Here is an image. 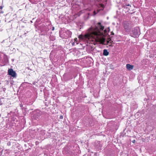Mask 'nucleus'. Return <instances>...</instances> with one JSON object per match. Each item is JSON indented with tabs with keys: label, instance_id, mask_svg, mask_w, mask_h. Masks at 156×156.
Returning <instances> with one entry per match:
<instances>
[{
	"label": "nucleus",
	"instance_id": "6ab92c4d",
	"mask_svg": "<svg viewBox=\"0 0 156 156\" xmlns=\"http://www.w3.org/2000/svg\"><path fill=\"white\" fill-rule=\"evenodd\" d=\"M125 5L126 6H130V5L129 4H126Z\"/></svg>",
	"mask_w": 156,
	"mask_h": 156
},
{
	"label": "nucleus",
	"instance_id": "bb28decb",
	"mask_svg": "<svg viewBox=\"0 0 156 156\" xmlns=\"http://www.w3.org/2000/svg\"><path fill=\"white\" fill-rule=\"evenodd\" d=\"M30 22H32V21H31Z\"/></svg>",
	"mask_w": 156,
	"mask_h": 156
},
{
	"label": "nucleus",
	"instance_id": "412c9836",
	"mask_svg": "<svg viewBox=\"0 0 156 156\" xmlns=\"http://www.w3.org/2000/svg\"><path fill=\"white\" fill-rule=\"evenodd\" d=\"M2 56V55L1 54H0V62L1 61Z\"/></svg>",
	"mask_w": 156,
	"mask_h": 156
},
{
	"label": "nucleus",
	"instance_id": "6e6552de",
	"mask_svg": "<svg viewBox=\"0 0 156 156\" xmlns=\"http://www.w3.org/2000/svg\"><path fill=\"white\" fill-rule=\"evenodd\" d=\"M3 62V65H1V66L5 65L7 63L9 62V59L7 56L5 54L4 55L3 58L2 60Z\"/></svg>",
	"mask_w": 156,
	"mask_h": 156
},
{
	"label": "nucleus",
	"instance_id": "f257e3e1",
	"mask_svg": "<svg viewBox=\"0 0 156 156\" xmlns=\"http://www.w3.org/2000/svg\"><path fill=\"white\" fill-rule=\"evenodd\" d=\"M94 30L92 28H90L87 32L84 35H80L79 36V38H81L84 40L88 41L89 40L90 38H91L93 35L95 34Z\"/></svg>",
	"mask_w": 156,
	"mask_h": 156
},
{
	"label": "nucleus",
	"instance_id": "b1692460",
	"mask_svg": "<svg viewBox=\"0 0 156 156\" xmlns=\"http://www.w3.org/2000/svg\"><path fill=\"white\" fill-rule=\"evenodd\" d=\"M77 40V38H76V39H75V41H76V40Z\"/></svg>",
	"mask_w": 156,
	"mask_h": 156
},
{
	"label": "nucleus",
	"instance_id": "423d86ee",
	"mask_svg": "<svg viewBox=\"0 0 156 156\" xmlns=\"http://www.w3.org/2000/svg\"><path fill=\"white\" fill-rule=\"evenodd\" d=\"M41 31L42 33V34L44 35L47 34V32L49 30V29L48 28V26H45L44 25H42L40 28Z\"/></svg>",
	"mask_w": 156,
	"mask_h": 156
},
{
	"label": "nucleus",
	"instance_id": "9b49d317",
	"mask_svg": "<svg viewBox=\"0 0 156 156\" xmlns=\"http://www.w3.org/2000/svg\"><path fill=\"white\" fill-rule=\"evenodd\" d=\"M109 54V52L106 49H104L103 51V55H104L107 56Z\"/></svg>",
	"mask_w": 156,
	"mask_h": 156
},
{
	"label": "nucleus",
	"instance_id": "f03ea898",
	"mask_svg": "<svg viewBox=\"0 0 156 156\" xmlns=\"http://www.w3.org/2000/svg\"><path fill=\"white\" fill-rule=\"evenodd\" d=\"M42 114V112L39 110L36 109L33 111L31 114L32 122L36 123L37 122Z\"/></svg>",
	"mask_w": 156,
	"mask_h": 156
},
{
	"label": "nucleus",
	"instance_id": "5701e85b",
	"mask_svg": "<svg viewBox=\"0 0 156 156\" xmlns=\"http://www.w3.org/2000/svg\"><path fill=\"white\" fill-rule=\"evenodd\" d=\"M74 44H75L74 42L72 43V45H74Z\"/></svg>",
	"mask_w": 156,
	"mask_h": 156
},
{
	"label": "nucleus",
	"instance_id": "ddd939ff",
	"mask_svg": "<svg viewBox=\"0 0 156 156\" xmlns=\"http://www.w3.org/2000/svg\"><path fill=\"white\" fill-rule=\"evenodd\" d=\"M3 7L2 6H0V13H3V12L2 11V9Z\"/></svg>",
	"mask_w": 156,
	"mask_h": 156
},
{
	"label": "nucleus",
	"instance_id": "4468645a",
	"mask_svg": "<svg viewBox=\"0 0 156 156\" xmlns=\"http://www.w3.org/2000/svg\"><path fill=\"white\" fill-rule=\"evenodd\" d=\"M50 38L51 40L52 41H53L55 40V38L54 37H53L51 39V37H50Z\"/></svg>",
	"mask_w": 156,
	"mask_h": 156
},
{
	"label": "nucleus",
	"instance_id": "393cba45",
	"mask_svg": "<svg viewBox=\"0 0 156 156\" xmlns=\"http://www.w3.org/2000/svg\"><path fill=\"white\" fill-rule=\"evenodd\" d=\"M34 126H36V124H35V125H33Z\"/></svg>",
	"mask_w": 156,
	"mask_h": 156
},
{
	"label": "nucleus",
	"instance_id": "1a4fd4ad",
	"mask_svg": "<svg viewBox=\"0 0 156 156\" xmlns=\"http://www.w3.org/2000/svg\"><path fill=\"white\" fill-rule=\"evenodd\" d=\"M97 27L100 29L101 30H103L104 29V27L101 24L100 22L98 23Z\"/></svg>",
	"mask_w": 156,
	"mask_h": 156
},
{
	"label": "nucleus",
	"instance_id": "39448f33",
	"mask_svg": "<svg viewBox=\"0 0 156 156\" xmlns=\"http://www.w3.org/2000/svg\"><path fill=\"white\" fill-rule=\"evenodd\" d=\"M140 34V30L139 27H136L133 29L130 33L131 36L134 37H136Z\"/></svg>",
	"mask_w": 156,
	"mask_h": 156
},
{
	"label": "nucleus",
	"instance_id": "f8f14e48",
	"mask_svg": "<svg viewBox=\"0 0 156 156\" xmlns=\"http://www.w3.org/2000/svg\"><path fill=\"white\" fill-rule=\"evenodd\" d=\"M30 98H33V100L31 101H30V103H31V104H32L33 103L34 101H35V98L34 97V96H31Z\"/></svg>",
	"mask_w": 156,
	"mask_h": 156
},
{
	"label": "nucleus",
	"instance_id": "7ed1b4c3",
	"mask_svg": "<svg viewBox=\"0 0 156 156\" xmlns=\"http://www.w3.org/2000/svg\"><path fill=\"white\" fill-rule=\"evenodd\" d=\"M60 37L64 39H67L71 37L72 33L70 30L67 29L62 30L59 31Z\"/></svg>",
	"mask_w": 156,
	"mask_h": 156
},
{
	"label": "nucleus",
	"instance_id": "cd10ccee",
	"mask_svg": "<svg viewBox=\"0 0 156 156\" xmlns=\"http://www.w3.org/2000/svg\"><path fill=\"white\" fill-rule=\"evenodd\" d=\"M156 41V40H154V41Z\"/></svg>",
	"mask_w": 156,
	"mask_h": 156
},
{
	"label": "nucleus",
	"instance_id": "20e7f679",
	"mask_svg": "<svg viewBox=\"0 0 156 156\" xmlns=\"http://www.w3.org/2000/svg\"><path fill=\"white\" fill-rule=\"evenodd\" d=\"M123 26L125 31L129 32L132 26L130 21H124L123 22Z\"/></svg>",
	"mask_w": 156,
	"mask_h": 156
},
{
	"label": "nucleus",
	"instance_id": "9d476101",
	"mask_svg": "<svg viewBox=\"0 0 156 156\" xmlns=\"http://www.w3.org/2000/svg\"><path fill=\"white\" fill-rule=\"evenodd\" d=\"M133 66L129 64H127L126 65V69L129 70H131L133 68Z\"/></svg>",
	"mask_w": 156,
	"mask_h": 156
},
{
	"label": "nucleus",
	"instance_id": "dca6fc26",
	"mask_svg": "<svg viewBox=\"0 0 156 156\" xmlns=\"http://www.w3.org/2000/svg\"><path fill=\"white\" fill-rule=\"evenodd\" d=\"M102 41L103 42H105V38H102Z\"/></svg>",
	"mask_w": 156,
	"mask_h": 156
},
{
	"label": "nucleus",
	"instance_id": "a211bd4d",
	"mask_svg": "<svg viewBox=\"0 0 156 156\" xmlns=\"http://www.w3.org/2000/svg\"><path fill=\"white\" fill-rule=\"evenodd\" d=\"M132 143H135V142H136V140H133L132 141Z\"/></svg>",
	"mask_w": 156,
	"mask_h": 156
},
{
	"label": "nucleus",
	"instance_id": "4be33fe9",
	"mask_svg": "<svg viewBox=\"0 0 156 156\" xmlns=\"http://www.w3.org/2000/svg\"><path fill=\"white\" fill-rule=\"evenodd\" d=\"M10 83H11V84H13V82H10Z\"/></svg>",
	"mask_w": 156,
	"mask_h": 156
},
{
	"label": "nucleus",
	"instance_id": "2eb2a0df",
	"mask_svg": "<svg viewBox=\"0 0 156 156\" xmlns=\"http://www.w3.org/2000/svg\"><path fill=\"white\" fill-rule=\"evenodd\" d=\"M98 144H99V146H98V147H101V146H102V145L101 144H100L99 143H100V142H98Z\"/></svg>",
	"mask_w": 156,
	"mask_h": 156
},
{
	"label": "nucleus",
	"instance_id": "a878e982",
	"mask_svg": "<svg viewBox=\"0 0 156 156\" xmlns=\"http://www.w3.org/2000/svg\"><path fill=\"white\" fill-rule=\"evenodd\" d=\"M33 84H35V83H33Z\"/></svg>",
	"mask_w": 156,
	"mask_h": 156
},
{
	"label": "nucleus",
	"instance_id": "f3484780",
	"mask_svg": "<svg viewBox=\"0 0 156 156\" xmlns=\"http://www.w3.org/2000/svg\"><path fill=\"white\" fill-rule=\"evenodd\" d=\"M60 119H62L63 118V116L62 115H60Z\"/></svg>",
	"mask_w": 156,
	"mask_h": 156
},
{
	"label": "nucleus",
	"instance_id": "0eeeda50",
	"mask_svg": "<svg viewBox=\"0 0 156 156\" xmlns=\"http://www.w3.org/2000/svg\"><path fill=\"white\" fill-rule=\"evenodd\" d=\"M8 74L11 76H12L15 77L16 76V73L13 71L12 69H11L8 70Z\"/></svg>",
	"mask_w": 156,
	"mask_h": 156
},
{
	"label": "nucleus",
	"instance_id": "aec40b11",
	"mask_svg": "<svg viewBox=\"0 0 156 156\" xmlns=\"http://www.w3.org/2000/svg\"><path fill=\"white\" fill-rule=\"evenodd\" d=\"M54 29H55V28L54 27H52V31L54 30Z\"/></svg>",
	"mask_w": 156,
	"mask_h": 156
}]
</instances>
